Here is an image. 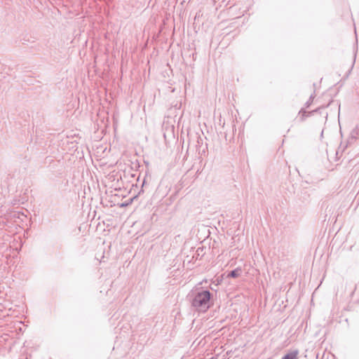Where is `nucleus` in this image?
<instances>
[{
    "instance_id": "2",
    "label": "nucleus",
    "mask_w": 359,
    "mask_h": 359,
    "mask_svg": "<svg viewBox=\"0 0 359 359\" xmlns=\"http://www.w3.org/2000/svg\"><path fill=\"white\" fill-rule=\"evenodd\" d=\"M297 355L298 351H294L285 355L283 359H297Z\"/></svg>"
},
{
    "instance_id": "1",
    "label": "nucleus",
    "mask_w": 359,
    "mask_h": 359,
    "mask_svg": "<svg viewBox=\"0 0 359 359\" xmlns=\"http://www.w3.org/2000/svg\"><path fill=\"white\" fill-rule=\"evenodd\" d=\"M210 299L209 291L198 292L192 300V306L199 311H205L210 307Z\"/></svg>"
},
{
    "instance_id": "3",
    "label": "nucleus",
    "mask_w": 359,
    "mask_h": 359,
    "mask_svg": "<svg viewBox=\"0 0 359 359\" xmlns=\"http://www.w3.org/2000/svg\"><path fill=\"white\" fill-rule=\"evenodd\" d=\"M241 273V269H236L229 273L228 276L232 277V278H237L238 277Z\"/></svg>"
}]
</instances>
